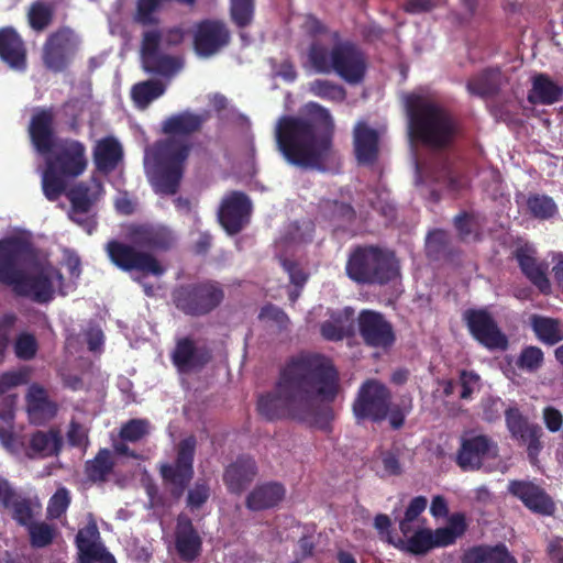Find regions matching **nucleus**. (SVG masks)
<instances>
[{
    "instance_id": "f257e3e1",
    "label": "nucleus",
    "mask_w": 563,
    "mask_h": 563,
    "mask_svg": "<svg viewBox=\"0 0 563 563\" xmlns=\"http://www.w3.org/2000/svg\"><path fill=\"white\" fill-rule=\"evenodd\" d=\"M340 390L339 372L323 355L300 353L282 367L273 390L257 398L256 409L267 421L318 422L328 419Z\"/></svg>"
},
{
    "instance_id": "f03ea898",
    "label": "nucleus",
    "mask_w": 563,
    "mask_h": 563,
    "mask_svg": "<svg viewBox=\"0 0 563 563\" xmlns=\"http://www.w3.org/2000/svg\"><path fill=\"white\" fill-rule=\"evenodd\" d=\"M334 132L335 124L330 111L310 101L301 115L279 118L275 137L278 151L288 164L325 173L335 154Z\"/></svg>"
},
{
    "instance_id": "7ed1b4c3",
    "label": "nucleus",
    "mask_w": 563,
    "mask_h": 563,
    "mask_svg": "<svg viewBox=\"0 0 563 563\" xmlns=\"http://www.w3.org/2000/svg\"><path fill=\"white\" fill-rule=\"evenodd\" d=\"M207 118L206 114L186 110L172 114L163 121L162 133L167 137L154 145V166L151 177L157 194L173 196L178 191L192 147L188 137L201 130Z\"/></svg>"
},
{
    "instance_id": "20e7f679",
    "label": "nucleus",
    "mask_w": 563,
    "mask_h": 563,
    "mask_svg": "<svg viewBox=\"0 0 563 563\" xmlns=\"http://www.w3.org/2000/svg\"><path fill=\"white\" fill-rule=\"evenodd\" d=\"M125 235L129 243L112 239L104 245L109 261L122 272L163 276L166 269L153 253L173 250L176 234L165 225L133 223L126 228Z\"/></svg>"
},
{
    "instance_id": "39448f33",
    "label": "nucleus",
    "mask_w": 563,
    "mask_h": 563,
    "mask_svg": "<svg viewBox=\"0 0 563 563\" xmlns=\"http://www.w3.org/2000/svg\"><path fill=\"white\" fill-rule=\"evenodd\" d=\"M35 260V247L27 238L10 235L0 239V284L11 287L18 297L47 303L55 292L51 274L45 271L25 272Z\"/></svg>"
},
{
    "instance_id": "423d86ee",
    "label": "nucleus",
    "mask_w": 563,
    "mask_h": 563,
    "mask_svg": "<svg viewBox=\"0 0 563 563\" xmlns=\"http://www.w3.org/2000/svg\"><path fill=\"white\" fill-rule=\"evenodd\" d=\"M410 137L428 147L444 150L456 134L457 123L452 113L428 97L410 93L405 99Z\"/></svg>"
},
{
    "instance_id": "0eeeda50",
    "label": "nucleus",
    "mask_w": 563,
    "mask_h": 563,
    "mask_svg": "<svg viewBox=\"0 0 563 563\" xmlns=\"http://www.w3.org/2000/svg\"><path fill=\"white\" fill-rule=\"evenodd\" d=\"M308 58L319 74L335 73L350 85H357L365 78L367 59L363 49L353 41L344 40L334 43L329 51L320 43H312Z\"/></svg>"
},
{
    "instance_id": "6e6552de",
    "label": "nucleus",
    "mask_w": 563,
    "mask_h": 563,
    "mask_svg": "<svg viewBox=\"0 0 563 563\" xmlns=\"http://www.w3.org/2000/svg\"><path fill=\"white\" fill-rule=\"evenodd\" d=\"M345 273L356 284L384 286L400 277V265L388 249L357 245L347 257Z\"/></svg>"
},
{
    "instance_id": "1a4fd4ad",
    "label": "nucleus",
    "mask_w": 563,
    "mask_h": 563,
    "mask_svg": "<svg viewBox=\"0 0 563 563\" xmlns=\"http://www.w3.org/2000/svg\"><path fill=\"white\" fill-rule=\"evenodd\" d=\"M225 298L223 285L203 279L176 286L172 291L175 308L187 317L201 318L217 310Z\"/></svg>"
},
{
    "instance_id": "9d476101",
    "label": "nucleus",
    "mask_w": 563,
    "mask_h": 563,
    "mask_svg": "<svg viewBox=\"0 0 563 563\" xmlns=\"http://www.w3.org/2000/svg\"><path fill=\"white\" fill-rule=\"evenodd\" d=\"M197 439L189 435L175 446L176 456L172 463H162L158 473L170 497L179 500L195 476Z\"/></svg>"
},
{
    "instance_id": "9b49d317",
    "label": "nucleus",
    "mask_w": 563,
    "mask_h": 563,
    "mask_svg": "<svg viewBox=\"0 0 563 563\" xmlns=\"http://www.w3.org/2000/svg\"><path fill=\"white\" fill-rule=\"evenodd\" d=\"M80 43V37L70 26L63 25L51 32L41 52L44 68L54 74L68 70L79 51Z\"/></svg>"
},
{
    "instance_id": "f8f14e48",
    "label": "nucleus",
    "mask_w": 563,
    "mask_h": 563,
    "mask_svg": "<svg viewBox=\"0 0 563 563\" xmlns=\"http://www.w3.org/2000/svg\"><path fill=\"white\" fill-rule=\"evenodd\" d=\"M391 398L386 385L377 379H366L352 404L353 415L357 421L382 422L387 419Z\"/></svg>"
},
{
    "instance_id": "ddd939ff",
    "label": "nucleus",
    "mask_w": 563,
    "mask_h": 563,
    "mask_svg": "<svg viewBox=\"0 0 563 563\" xmlns=\"http://www.w3.org/2000/svg\"><path fill=\"white\" fill-rule=\"evenodd\" d=\"M498 453V444L490 437L466 432L461 437L455 463L463 472H475L485 461L495 460Z\"/></svg>"
},
{
    "instance_id": "4468645a",
    "label": "nucleus",
    "mask_w": 563,
    "mask_h": 563,
    "mask_svg": "<svg viewBox=\"0 0 563 563\" xmlns=\"http://www.w3.org/2000/svg\"><path fill=\"white\" fill-rule=\"evenodd\" d=\"M463 320L471 335L488 350H506L508 339L499 329L493 316L485 309H467Z\"/></svg>"
},
{
    "instance_id": "2eb2a0df",
    "label": "nucleus",
    "mask_w": 563,
    "mask_h": 563,
    "mask_svg": "<svg viewBox=\"0 0 563 563\" xmlns=\"http://www.w3.org/2000/svg\"><path fill=\"white\" fill-rule=\"evenodd\" d=\"M163 33L158 29L147 30L142 34L141 58L143 68L151 74L170 76L180 68L177 58L159 51Z\"/></svg>"
},
{
    "instance_id": "dca6fc26",
    "label": "nucleus",
    "mask_w": 563,
    "mask_h": 563,
    "mask_svg": "<svg viewBox=\"0 0 563 563\" xmlns=\"http://www.w3.org/2000/svg\"><path fill=\"white\" fill-rule=\"evenodd\" d=\"M51 153L52 156L47 158L46 163L66 177L76 178L88 166L86 146L78 140L63 139L54 145Z\"/></svg>"
},
{
    "instance_id": "f3484780",
    "label": "nucleus",
    "mask_w": 563,
    "mask_h": 563,
    "mask_svg": "<svg viewBox=\"0 0 563 563\" xmlns=\"http://www.w3.org/2000/svg\"><path fill=\"white\" fill-rule=\"evenodd\" d=\"M357 328L367 346L388 350L395 344L396 334L393 324L380 312L362 310L357 317Z\"/></svg>"
},
{
    "instance_id": "a211bd4d",
    "label": "nucleus",
    "mask_w": 563,
    "mask_h": 563,
    "mask_svg": "<svg viewBox=\"0 0 563 563\" xmlns=\"http://www.w3.org/2000/svg\"><path fill=\"white\" fill-rule=\"evenodd\" d=\"M252 212V201L243 192L233 190L221 201L218 219L223 229L231 235L240 233L249 223Z\"/></svg>"
},
{
    "instance_id": "6ab92c4d",
    "label": "nucleus",
    "mask_w": 563,
    "mask_h": 563,
    "mask_svg": "<svg viewBox=\"0 0 563 563\" xmlns=\"http://www.w3.org/2000/svg\"><path fill=\"white\" fill-rule=\"evenodd\" d=\"M230 38V31L222 21L203 20L196 27L195 51L201 57H210L227 46Z\"/></svg>"
},
{
    "instance_id": "aec40b11",
    "label": "nucleus",
    "mask_w": 563,
    "mask_h": 563,
    "mask_svg": "<svg viewBox=\"0 0 563 563\" xmlns=\"http://www.w3.org/2000/svg\"><path fill=\"white\" fill-rule=\"evenodd\" d=\"M508 493L519 499L533 514L552 516L555 512L556 507L551 496L533 482L523 479L510 481Z\"/></svg>"
},
{
    "instance_id": "412c9836",
    "label": "nucleus",
    "mask_w": 563,
    "mask_h": 563,
    "mask_svg": "<svg viewBox=\"0 0 563 563\" xmlns=\"http://www.w3.org/2000/svg\"><path fill=\"white\" fill-rule=\"evenodd\" d=\"M202 538L192 523V520L184 514L178 515L174 533L175 551L180 561L192 563L202 552Z\"/></svg>"
},
{
    "instance_id": "4be33fe9",
    "label": "nucleus",
    "mask_w": 563,
    "mask_h": 563,
    "mask_svg": "<svg viewBox=\"0 0 563 563\" xmlns=\"http://www.w3.org/2000/svg\"><path fill=\"white\" fill-rule=\"evenodd\" d=\"M536 251L527 245L515 250L514 256L529 282L542 294L551 295L552 285L548 277L549 265L545 262H538Z\"/></svg>"
},
{
    "instance_id": "5701e85b",
    "label": "nucleus",
    "mask_w": 563,
    "mask_h": 563,
    "mask_svg": "<svg viewBox=\"0 0 563 563\" xmlns=\"http://www.w3.org/2000/svg\"><path fill=\"white\" fill-rule=\"evenodd\" d=\"M212 358L211 351L207 346H197L189 338L177 340L172 352V362L181 373L203 368Z\"/></svg>"
},
{
    "instance_id": "b1692460",
    "label": "nucleus",
    "mask_w": 563,
    "mask_h": 563,
    "mask_svg": "<svg viewBox=\"0 0 563 563\" xmlns=\"http://www.w3.org/2000/svg\"><path fill=\"white\" fill-rule=\"evenodd\" d=\"M0 60L16 71H25L27 68L25 42L12 26L0 29Z\"/></svg>"
},
{
    "instance_id": "393cba45",
    "label": "nucleus",
    "mask_w": 563,
    "mask_h": 563,
    "mask_svg": "<svg viewBox=\"0 0 563 563\" xmlns=\"http://www.w3.org/2000/svg\"><path fill=\"white\" fill-rule=\"evenodd\" d=\"M354 155L360 165H374L379 155V134L365 122H358L353 130Z\"/></svg>"
},
{
    "instance_id": "a878e982",
    "label": "nucleus",
    "mask_w": 563,
    "mask_h": 563,
    "mask_svg": "<svg viewBox=\"0 0 563 563\" xmlns=\"http://www.w3.org/2000/svg\"><path fill=\"white\" fill-rule=\"evenodd\" d=\"M257 475V465L253 457L239 456L225 467L223 483L231 494L241 495Z\"/></svg>"
},
{
    "instance_id": "bb28decb",
    "label": "nucleus",
    "mask_w": 563,
    "mask_h": 563,
    "mask_svg": "<svg viewBox=\"0 0 563 563\" xmlns=\"http://www.w3.org/2000/svg\"><path fill=\"white\" fill-rule=\"evenodd\" d=\"M25 402L30 421L35 424L52 420L58 411L57 404L49 399L47 390L36 383L29 387Z\"/></svg>"
},
{
    "instance_id": "cd10ccee",
    "label": "nucleus",
    "mask_w": 563,
    "mask_h": 563,
    "mask_svg": "<svg viewBox=\"0 0 563 563\" xmlns=\"http://www.w3.org/2000/svg\"><path fill=\"white\" fill-rule=\"evenodd\" d=\"M29 133L31 141L41 154H48L55 145L54 114L49 109H42L31 118Z\"/></svg>"
},
{
    "instance_id": "c85d7f7f",
    "label": "nucleus",
    "mask_w": 563,
    "mask_h": 563,
    "mask_svg": "<svg viewBox=\"0 0 563 563\" xmlns=\"http://www.w3.org/2000/svg\"><path fill=\"white\" fill-rule=\"evenodd\" d=\"M355 218V209L347 202L322 199L318 205L317 219L327 223L333 231L345 230Z\"/></svg>"
},
{
    "instance_id": "c756f323",
    "label": "nucleus",
    "mask_w": 563,
    "mask_h": 563,
    "mask_svg": "<svg viewBox=\"0 0 563 563\" xmlns=\"http://www.w3.org/2000/svg\"><path fill=\"white\" fill-rule=\"evenodd\" d=\"M508 81L507 75L499 67H487L467 80L466 89L473 96L489 98L497 96Z\"/></svg>"
},
{
    "instance_id": "7c9ffc66",
    "label": "nucleus",
    "mask_w": 563,
    "mask_h": 563,
    "mask_svg": "<svg viewBox=\"0 0 563 563\" xmlns=\"http://www.w3.org/2000/svg\"><path fill=\"white\" fill-rule=\"evenodd\" d=\"M62 449L63 438L59 430H37L31 434L29 445L25 448L24 454L31 460L45 459L57 456Z\"/></svg>"
},
{
    "instance_id": "2f4dec72",
    "label": "nucleus",
    "mask_w": 563,
    "mask_h": 563,
    "mask_svg": "<svg viewBox=\"0 0 563 563\" xmlns=\"http://www.w3.org/2000/svg\"><path fill=\"white\" fill-rule=\"evenodd\" d=\"M99 538L100 533L95 522L79 529L75 539L79 563H95L104 559L107 554H111L101 543L97 542Z\"/></svg>"
},
{
    "instance_id": "473e14b6",
    "label": "nucleus",
    "mask_w": 563,
    "mask_h": 563,
    "mask_svg": "<svg viewBox=\"0 0 563 563\" xmlns=\"http://www.w3.org/2000/svg\"><path fill=\"white\" fill-rule=\"evenodd\" d=\"M563 97V87L545 73H536L531 78V88L527 100L531 104L551 106Z\"/></svg>"
},
{
    "instance_id": "72a5a7b5",
    "label": "nucleus",
    "mask_w": 563,
    "mask_h": 563,
    "mask_svg": "<svg viewBox=\"0 0 563 563\" xmlns=\"http://www.w3.org/2000/svg\"><path fill=\"white\" fill-rule=\"evenodd\" d=\"M91 189L87 183L80 181L73 186L67 192L66 196L71 205V212L69 213V219L81 225L87 230L89 234L92 233L96 223L88 219H81L76 217V213H87L90 211L95 198L91 197Z\"/></svg>"
},
{
    "instance_id": "f704fd0d",
    "label": "nucleus",
    "mask_w": 563,
    "mask_h": 563,
    "mask_svg": "<svg viewBox=\"0 0 563 563\" xmlns=\"http://www.w3.org/2000/svg\"><path fill=\"white\" fill-rule=\"evenodd\" d=\"M320 333L328 341H341L354 334V310L345 307L331 312L330 319L322 322Z\"/></svg>"
},
{
    "instance_id": "c9c22d12",
    "label": "nucleus",
    "mask_w": 563,
    "mask_h": 563,
    "mask_svg": "<svg viewBox=\"0 0 563 563\" xmlns=\"http://www.w3.org/2000/svg\"><path fill=\"white\" fill-rule=\"evenodd\" d=\"M286 489L277 482L255 486L246 497L245 506L252 511H261L277 506L285 497Z\"/></svg>"
},
{
    "instance_id": "e433bc0d",
    "label": "nucleus",
    "mask_w": 563,
    "mask_h": 563,
    "mask_svg": "<svg viewBox=\"0 0 563 563\" xmlns=\"http://www.w3.org/2000/svg\"><path fill=\"white\" fill-rule=\"evenodd\" d=\"M462 563H518L504 543L479 544L468 548L461 558Z\"/></svg>"
},
{
    "instance_id": "4c0bfd02",
    "label": "nucleus",
    "mask_w": 563,
    "mask_h": 563,
    "mask_svg": "<svg viewBox=\"0 0 563 563\" xmlns=\"http://www.w3.org/2000/svg\"><path fill=\"white\" fill-rule=\"evenodd\" d=\"M529 325L536 339L547 345L554 346L563 341V320L543 314H531Z\"/></svg>"
},
{
    "instance_id": "58836bf2",
    "label": "nucleus",
    "mask_w": 563,
    "mask_h": 563,
    "mask_svg": "<svg viewBox=\"0 0 563 563\" xmlns=\"http://www.w3.org/2000/svg\"><path fill=\"white\" fill-rule=\"evenodd\" d=\"M122 146L113 136L99 140L93 150V162L96 168L102 173L114 170L122 159Z\"/></svg>"
},
{
    "instance_id": "ea45409f",
    "label": "nucleus",
    "mask_w": 563,
    "mask_h": 563,
    "mask_svg": "<svg viewBox=\"0 0 563 563\" xmlns=\"http://www.w3.org/2000/svg\"><path fill=\"white\" fill-rule=\"evenodd\" d=\"M453 224L462 242L482 240L484 219L479 214L462 211L454 217Z\"/></svg>"
},
{
    "instance_id": "a19ab883",
    "label": "nucleus",
    "mask_w": 563,
    "mask_h": 563,
    "mask_svg": "<svg viewBox=\"0 0 563 563\" xmlns=\"http://www.w3.org/2000/svg\"><path fill=\"white\" fill-rule=\"evenodd\" d=\"M114 465L111 451L103 448L97 452L93 459L85 462V475L92 483H103L113 472Z\"/></svg>"
},
{
    "instance_id": "79ce46f5",
    "label": "nucleus",
    "mask_w": 563,
    "mask_h": 563,
    "mask_svg": "<svg viewBox=\"0 0 563 563\" xmlns=\"http://www.w3.org/2000/svg\"><path fill=\"white\" fill-rule=\"evenodd\" d=\"M466 528L465 516L460 512L453 514L445 527L432 531L433 548H442L455 543L456 539L465 533Z\"/></svg>"
},
{
    "instance_id": "37998d69",
    "label": "nucleus",
    "mask_w": 563,
    "mask_h": 563,
    "mask_svg": "<svg viewBox=\"0 0 563 563\" xmlns=\"http://www.w3.org/2000/svg\"><path fill=\"white\" fill-rule=\"evenodd\" d=\"M55 7L53 3L36 0L32 2L26 12L29 26L37 33L44 32L54 21Z\"/></svg>"
},
{
    "instance_id": "c03bdc74",
    "label": "nucleus",
    "mask_w": 563,
    "mask_h": 563,
    "mask_svg": "<svg viewBox=\"0 0 563 563\" xmlns=\"http://www.w3.org/2000/svg\"><path fill=\"white\" fill-rule=\"evenodd\" d=\"M526 207L528 213L540 221L550 220L559 212L553 198L545 194L530 192L526 198Z\"/></svg>"
},
{
    "instance_id": "a18cd8bd",
    "label": "nucleus",
    "mask_w": 563,
    "mask_h": 563,
    "mask_svg": "<svg viewBox=\"0 0 563 563\" xmlns=\"http://www.w3.org/2000/svg\"><path fill=\"white\" fill-rule=\"evenodd\" d=\"M163 82L156 79H148L135 84L131 90V97L140 109H145L152 101L165 92Z\"/></svg>"
},
{
    "instance_id": "49530a36",
    "label": "nucleus",
    "mask_w": 563,
    "mask_h": 563,
    "mask_svg": "<svg viewBox=\"0 0 563 563\" xmlns=\"http://www.w3.org/2000/svg\"><path fill=\"white\" fill-rule=\"evenodd\" d=\"M66 175L46 163V168L42 175V189L44 196L49 201H56L66 190Z\"/></svg>"
},
{
    "instance_id": "de8ad7c7",
    "label": "nucleus",
    "mask_w": 563,
    "mask_h": 563,
    "mask_svg": "<svg viewBox=\"0 0 563 563\" xmlns=\"http://www.w3.org/2000/svg\"><path fill=\"white\" fill-rule=\"evenodd\" d=\"M308 90L311 95L327 101L342 102L346 98L345 88L328 79H314L310 81Z\"/></svg>"
},
{
    "instance_id": "09e8293b",
    "label": "nucleus",
    "mask_w": 563,
    "mask_h": 563,
    "mask_svg": "<svg viewBox=\"0 0 563 563\" xmlns=\"http://www.w3.org/2000/svg\"><path fill=\"white\" fill-rule=\"evenodd\" d=\"M26 529L30 544L34 549H43L51 545L57 536L56 528L45 521H33Z\"/></svg>"
},
{
    "instance_id": "8fccbe9b",
    "label": "nucleus",
    "mask_w": 563,
    "mask_h": 563,
    "mask_svg": "<svg viewBox=\"0 0 563 563\" xmlns=\"http://www.w3.org/2000/svg\"><path fill=\"white\" fill-rule=\"evenodd\" d=\"M4 508L11 510L12 518L22 527H27L33 522V510L31 501L27 498L21 497L14 490V497L9 503H5Z\"/></svg>"
},
{
    "instance_id": "3c124183",
    "label": "nucleus",
    "mask_w": 563,
    "mask_h": 563,
    "mask_svg": "<svg viewBox=\"0 0 563 563\" xmlns=\"http://www.w3.org/2000/svg\"><path fill=\"white\" fill-rule=\"evenodd\" d=\"M255 0H230V14L233 23L244 29L254 19Z\"/></svg>"
},
{
    "instance_id": "603ef678",
    "label": "nucleus",
    "mask_w": 563,
    "mask_h": 563,
    "mask_svg": "<svg viewBox=\"0 0 563 563\" xmlns=\"http://www.w3.org/2000/svg\"><path fill=\"white\" fill-rule=\"evenodd\" d=\"M38 349L40 345L36 336L27 331L20 332L13 343L14 354L21 361L33 360Z\"/></svg>"
},
{
    "instance_id": "864d4df0",
    "label": "nucleus",
    "mask_w": 563,
    "mask_h": 563,
    "mask_svg": "<svg viewBox=\"0 0 563 563\" xmlns=\"http://www.w3.org/2000/svg\"><path fill=\"white\" fill-rule=\"evenodd\" d=\"M412 398L411 396H402L399 401L391 402L389 400L388 409V421L394 430H399L404 427L406 417L412 411Z\"/></svg>"
},
{
    "instance_id": "5fc2aeb1",
    "label": "nucleus",
    "mask_w": 563,
    "mask_h": 563,
    "mask_svg": "<svg viewBox=\"0 0 563 563\" xmlns=\"http://www.w3.org/2000/svg\"><path fill=\"white\" fill-rule=\"evenodd\" d=\"M544 362V353L539 346L528 345L523 347L517 358L516 365L526 372H537Z\"/></svg>"
},
{
    "instance_id": "6e6d98bb",
    "label": "nucleus",
    "mask_w": 563,
    "mask_h": 563,
    "mask_svg": "<svg viewBox=\"0 0 563 563\" xmlns=\"http://www.w3.org/2000/svg\"><path fill=\"white\" fill-rule=\"evenodd\" d=\"M405 549L413 555H424L434 549L432 543V530L419 529L406 541Z\"/></svg>"
},
{
    "instance_id": "4d7b16f0",
    "label": "nucleus",
    "mask_w": 563,
    "mask_h": 563,
    "mask_svg": "<svg viewBox=\"0 0 563 563\" xmlns=\"http://www.w3.org/2000/svg\"><path fill=\"white\" fill-rule=\"evenodd\" d=\"M505 419L507 428L515 439L522 438L532 428V424L528 422L526 417L516 407L505 410Z\"/></svg>"
},
{
    "instance_id": "13d9d810",
    "label": "nucleus",
    "mask_w": 563,
    "mask_h": 563,
    "mask_svg": "<svg viewBox=\"0 0 563 563\" xmlns=\"http://www.w3.org/2000/svg\"><path fill=\"white\" fill-rule=\"evenodd\" d=\"M150 432V423L145 419H131L125 422L119 432L120 438L128 442H137Z\"/></svg>"
},
{
    "instance_id": "bf43d9fd",
    "label": "nucleus",
    "mask_w": 563,
    "mask_h": 563,
    "mask_svg": "<svg viewBox=\"0 0 563 563\" xmlns=\"http://www.w3.org/2000/svg\"><path fill=\"white\" fill-rule=\"evenodd\" d=\"M70 501L69 490L66 487H59L48 500L47 517L59 519L67 511Z\"/></svg>"
},
{
    "instance_id": "052dcab7",
    "label": "nucleus",
    "mask_w": 563,
    "mask_h": 563,
    "mask_svg": "<svg viewBox=\"0 0 563 563\" xmlns=\"http://www.w3.org/2000/svg\"><path fill=\"white\" fill-rule=\"evenodd\" d=\"M18 321V317L13 312L4 313L0 318V363L3 362L5 352L10 344L12 329Z\"/></svg>"
},
{
    "instance_id": "680f3d73",
    "label": "nucleus",
    "mask_w": 563,
    "mask_h": 563,
    "mask_svg": "<svg viewBox=\"0 0 563 563\" xmlns=\"http://www.w3.org/2000/svg\"><path fill=\"white\" fill-rule=\"evenodd\" d=\"M481 377L474 371L462 369L459 375V384L462 388L460 398L468 400L479 387Z\"/></svg>"
},
{
    "instance_id": "e2e57ef3",
    "label": "nucleus",
    "mask_w": 563,
    "mask_h": 563,
    "mask_svg": "<svg viewBox=\"0 0 563 563\" xmlns=\"http://www.w3.org/2000/svg\"><path fill=\"white\" fill-rule=\"evenodd\" d=\"M67 442L74 448L87 449L89 445L88 429L78 421L71 420L66 433Z\"/></svg>"
},
{
    "instance_id": "0e129e2a",
    "label": "nucleus",
    "mask_w": 563,
    "mask_h": 563,
    "mask_svg": "<svg viewBox=\"0 0 563 563\" xmlns=\"http://www.w3.org/2000/svg\"><path fill=\"white\" fill-rule=\"evenodd\" d=\"M0 443L11 454L24 453L25 443L23 439L16 435L11 428L0 427Z\"/></svg>"
},
{
    "instance_id": "69168bd1",
    "label": "nucleus",
    "mask_w": 563,
    "mask_h": 563,
    "mask_svg": "<svg viewBox=\"0 0 563 563\" xmlns=\"http://www.w3.org/2000/svg\"><path fill=\"white\" fill-rule=\"evenodd\" d=\"M541 435V427L538 424H532V428L522 438L518 439L522 441L525 444H527L528 456L531 461L537 459L542 449V444L540 441Z\"/></svg>"
},
{
    "instance_id": "338daca9",
    "label": "nucleus",
    "mask_w": 563,
    "mask_h": 563,
    "mask_svg": "<svg viewBox=\"0 0 563 563\" xmlns=\"http://www.w3.org/2000/svg\"><path fill=\"white\" fill-rule=\"evenodd\" d=\"M210 497V487L206 482H197L187 495V506L199 509Z\"/></svg>"
},
{
    "instance_id": "774afa93",
    "label": "nucleus",
    "mask_w": 563,
    "mask_h": 563,
    "mask_svg": "<svg viewBox=\"0 0 563 563\" xmlns=\"http://www.w3.org/2000/svg\"><path fill=\"white\" fill-rule=\"evenodd\" d=\"M380 460L384 468V476H399L402 474V466L399 460V454L396 451L387 450L382 452Z\"/></svg>"
}]
</instances>
